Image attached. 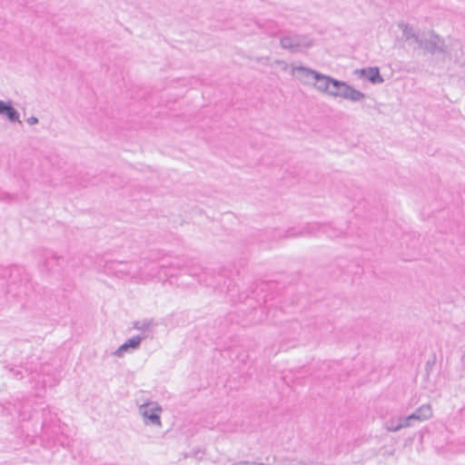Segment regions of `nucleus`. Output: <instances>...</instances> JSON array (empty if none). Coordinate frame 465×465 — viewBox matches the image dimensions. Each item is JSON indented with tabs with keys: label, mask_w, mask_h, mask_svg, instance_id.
Returning <instances> with one entry per match:
<instances>
[{
	"label": "nucleus",
	"mask_w": 465,
	"mask_h": 465,
	"mask_svg": "<svg viewBox=\"0 0 465 465\" xmlns=\"http://www.w3.org/2000/svg\"><path fill=\"white\" fill-rule=\"evenodd\" d=\"M256 25L269 36H276L280 33L277 24L272 20H266L263 23L256 22Z\"/></svg>",
	"instance_id": "obj_16"
},
{
	"label": "nucleus",
	"mask_w": 465,
	"mask_h": 465,
	"mask_svg": "<svg viewBox=\"0 0 465 465\" xmlns=\"http://www.w3.org/2000/svg\"><path fill=\"white\" fill-rule=\"evenodd\" d=\"M232 465H254V462H250V461H239V462L233 463Z\"/></svg>",
	"instance_id": "obj_30"
},
{
	"label": "nucleus",
	"mask_w": 465,
	"mask_h": 465,
	"mask_svg": "<svg viewBox=\"0 0 465 465\" xmlns=\"http://www.w3.org/2000/svg\"><path fill=\"white\" fill-rule=\"evenodd\" d=\"M463 357H465V351H464Z\"/></svg>",
	"instance_id": "obj_33"
},
{
	"label": "nucleus",
	"mask_w": 465,
	"mask_h": 465,
	"mask_svg": "<svg viewBox=\"0 0 465 465\" xmlns=\"http://www.w3.org/2000/svg\"><path fill=\"white\" fill-rule=\"evenodd\" d=\"M140 413L145 419L146 424L161 425L160 412L162 411L161 406L154 401L143 404L140 409Z\"/></svg>",
	"instance_id": "obj_7"
},
{
	"label": "nucleus",
	"mask_w": 465,
	"mask_h": 465,
	"mask_svg": "<svg viewBox=\"0 0 465 465\" xmlns=\"http://www.w3.org/2000/svg\"><path fill=\"white\" fill-rule=\"evenodd\" d=\"M312 45V40L302 35H285L280 39L281 47L292 53L299 52L301 47L308 48Z\"/></svg>",
	"instance_id": "obj_6"
},
{
	"label": "nucleus",
	"mask_w": 465,
	"mask_h": 465,
	"mask_svg": "<svg viewBox=\"0 0 465 465\" xmlns=\"http://www.w3.org/2000/svg\"><path fill=\"white\" fill-rule=\"evenodd\" d=\"M281 237H282V236H281L278 232H277V233H275V235H273V239H275V240H276V239H279V238H281Z\"/></svg>",
	"instance_id": "obj_32"
},
{
	"label": "nucleus",
	"mask_w": 465,
	"mask_h": 465,
	"mask_svg": "<svg viewBox=\"0 0 465 465\" xmlns=\"http://www.w3.org/2000/svg\"><path fill=\"white\" fill-rule=\"evenodd\" d=\"M293 73L296 74L297 78L302 81L304 84H312L317 71L300 65L293 68Z\"/></svg>",
	"instance_id": "obj_13"
},
{
	"label": "nucleus",
	"mask_w": 465,
	"mask_h": 465,
	"mask_svg": "<svg viewBox=\"0 0 465 465\" xmlns=\"http://www.w3.org/2000/svg\"><path fill=\"white\" fill-rule=\"evenodd\" d=\"M332 77L320 72L315 73L312 84L321 93L326 94L330 90Z\"/></svg>",
	"instance_id": "obj_12"
},
{
	"label": "nucleus",
	"mask_w": 465,
	"mask_h": 465,
	"mask_svg": "<svg viewBox=\"0 0 465 465\" xmlns=\"http://www.w3.org/2000/svg\"><path fill=\"white\" fill-rule=\"evenodd\" d=\"M421 38V35L418 32L413 33V36H411V40L415 42L417 45H419Z\"/></svg>",
	"instance_id": "obj_27"
},
{
	"label": "nucleus",
	"mask_w": 465,
	"mask_h": 465,
	"mask_svg": "<svg viewBox=\"0 0 465 465\" xmlns=\"http://www.w3.org/2000/svg\"><path fill=\"white\" fill-rule=\"evenodd\" d=\"M322 232L329 238H337L343 234L342 230L336 229L330 224L326 223H308L302 228H290L285 232L284 238L297 237L303 235L315 234L317 232Z\"/></svg>",
	"instance_id": "obj_3"
},
{
	"label": "nucleus",
	"mask_w": 465,
	"mask_h": 465,
	"mask_svg": "<svg viewBox=\"0 0 465 465\" xmlns=\"http://www.w3.org/2000/svg\"><path fill=\"white\" fill-rule=\"evenodd\" d=\"M14 198L13 195L6 193H0V201H12Z\"/></svg>",
	"instance_id": "obj_26"
},
{
	"label": "nucleus",
	"mask_w": 465,
	"mask_h": 465,
	"mask_svg": "<svg viewBox=\"0 0 465 465\" xmlns=\"http://www.w3.org/2000/svg\"><path fill=\"white\" fill-rule=\"evenodd\" d=\"M145 338V336L135 335L130 339H128L125 342H124L115 351L114 355L117 357H122L124 352L129 350H136L140 347L142 341Z\"/></svg>",
	"instance_id": "obj_11"
},
{
	"label": "nucleus",
	"mask_w": 465,
	"mask_h": 465,
	"mask_svg": "<svg viewBox=\"0 0 465 465\" xmlns=\"http://www.w3.org/2000/svg\"><path fill=\"white\" fill-rule=\"evenodd\" d=\"M366 97V94L359 90H356L353 86L346 84L345 92H343V99L350 100L351 102H360Z\"/></svg>",
	"instance_id": "obj_15"
},
{
	"label": "nucleus",
	"mask_w": 465,
	"mask_h": 465,
	"mask_svg": "<svg viewBox=\"0 0 465 465\" xmlns=\"http://www.w3.org/2000/svg\"><path fill=\"white\" fill-rule=\"evenodd\" d=\"M26 122L31 125L36 124H38V118L35 116H31L26 120Z\"/></svg>",
	"instance_id": "obj_29"
},
{
	"label": "nucleus",
	"mask_w": 465,
	"mask_h": 465,
	"mask_svg": "<svg viewBox=\"0 0 465 465\" xmlns=\"http://www.w3.org/2000/svg\"><path fill=\"white\" fill-rule=\"evenodd\" d=\"M397 417H398L399 423L401 424V430L405 429V428L415 427V425L412 422L413 418H411L410 415H407V416L398 415Z\"/></svg>",
	"instance_id": "obj_21"
},
{
	"label": "nucleus",
	"mask_w": 465,
	"mask_h": 465,
	"mask_svg": "<svg viewBox=\"0 0 465 465\" xmlns=\"http://www.w3.org/2000/svg\"><path fill=\"white\" fill-rule=\"evenodd\" d=\"M285 465H308V464L302 460H289Z\"/></svg>",
	"instance_id": "obj_28"
},
{
	"label": "nucleus",
	"mask_w": 465,
	"mask_h": 465,
	"mask_svg": "<svg viewBox=\"0 0 465 465\" xmlns=\"http://www.w3.org/2000/svg\"><path fill=\"white\" fill-rule=\"evenodd\" d=\"M65 263H67V260L64 256L47 251L44 256L42 267L46 272H60Z\"/></svg>",
	"instance_id": "obj_8"
},
{
	"label": "nucleus",
	"mask_w": 465,
	"mask_h": 465,
	"mask_svg": "<svg viewBox=\"0 0 465 465\" xmlns=\"http://www.w3.org/2000/svg\"><path fill=\"white\" fill-rule=\"evenodd\" d=\"M418 46L431 54H434L436 53H448V47L445 44L444 39H442L439 35H437L432 30L423 32L421 34V38Z\"/></svg>",
	"instance_id": "obj_4"
},
{
	"label": "nucleus",
	"mask_w": 465,
	"mask_h": 465,
	"mask_svg": "<svg viewBox=\"0 0 465 465\" xmlns=\"http://www.w3.org/2000/svg\"><path fill=\"white\" fill-rule=\"evenodd\" d=\"M409 415L413 418L412 422L416 426L432 417V409L430 404H423Z\"/></svg>",
	"instance_id": "obj_10"
},
{
	"label": "nucleus",
	"mask_w": 465,
	"mask_h": 465,
	"mask_svg": "<svg viewBox=\"0 0 465 465\" xmlns=\"http://www.w3.org/2000/svg\"><path fill=\"white\" fill-rule=\"evenodd\" d=\"M184 271L191 276L197 277L199 282H203L207 286H212L213 288L221 287L222 285H226L228 290H230L231 282L227 284V280L224 275L219 273L215 277H210L207 271H203V269L200 265L192 264V265H184L180 262L177 259L172 262L163 261V262L158 266L155 276L162 278V274L163 277H173L176 276L178 272Z\"/></svg>",
	"instance_id": "obj_1"
},
{
	"label": "nucleus",
	"mask_w": 465,
	"mask_h": 465,
	"mask_svg": "<svg viewBox=\"0 0 465 465\" xmlns=\"http://www.w3.org/2000/svg\"><path fill=\"white\" fill-rule=\"evenodd\" d=\"M346 84V82L332 78L331 84H330V90L327 94L333 97L342 98Z\"/></svg>",
	"instance_id": "obj_14"
},
{
	"label": "nucleus",
	"mask_w": 465,
	"mask_h": 465,
	"mask_svg": "<svg viewBox=\"0 0 465 465\" xmlns=\"http://www.w3.org/2000/svg\"><path fill=\"white\" fill-rule=\"evenodd\" d=\"M10 371L18 380H22L24 378L23 372L19 370H15V369L11 368Z\"/></svg>",
	"instance_id": "obj_25"
},
{
	"label": "nucleus",
	"mask_w": 465,
	"mask_h": 465,
	"mask_svg": "<svg viewBox=\"0 0 465 465\" xmlns=\"http://www.w3.org/2000/svg\"><path fill=\"white\" fill-rule=\"evenodd\" d=\"M153 324V320L135 321L134 328L139 331H145Z\"/></svg>",
	"instance_id": "obj_22"
},
{
	"label": "nucleus",
	"mask_w": 465,
	"mask_h": 465,
	"mask_svg": "<svg viewBox=\"0 0 465 465\" xmlns=\"http://www.w3.org/2000/svg\"><path fill=\"white\" fill-rule=\"evenodd\" d=\"M104 272L119 278L124 276L134 277L140 274V269L134 262L123 261H109L104 263Z\"/></svg>",
	"instance_id": "obj_5"
},
{
	"label": "nucleus",
	"mask_w": 465,
	"mask_h": 465,
	"mask_svg": "<svg viewBox=\"0 0 465 465\" xmlns=\"http://www.w3.org/2000/svg\"><path fill=\"white\" fill-rule=\"evenodd\" d=\"M355 73L359 74L360 77L366 78L372 84H379L384 82V79L380 73V69L377 66L361 68L360 70H356Z\"/></svg>",
	"instance_id": "obj_9"
},
{
	"label": "nucleus",
	"mask_w": 465,
	"mask_h": 465,
	"mask_svg": "<svg viewBox=\"0 0 465 465\" xmlns=\"http://www.w3.org/2000/svg\"><path fill=\"white\" fill-rule=\"evenodd\" d=\"M5 284L6 293L21 300L28 296L33 290V283L27 274H23L17 267H0V287Z\"/></svg>",
	"instance_id": "obj_2"
},
{
	"label": "nucleus",
	"mask_w": 465,
	"mask_h": 465,
	"mask_svg": "<svg viewBox=\"0 0 465 465\" xmlns=\"http://www.w3.org/2000/svg\"><path fill=\"white\" fill-rule=\"evenodd\" d=\"M398 26L399 28L401 29L402 35L406 41H410L411 36H413V33L416 32L411 25H410L409 24H405L404 22L399 23Z\"/></svg>",
	"instance_id": "obj_19"
},
{
	"label": "nucleus",
	"mask_w": 465,
	"mask_h": 465,
	"mask_svg": "<svg viewBox=\"0 0 465 465\" xmlns=\"http://www.w3.org/2000/svg\"><path fill=\"white\" fill-rule=\"evenodd\" d=\"M436 364V355L432 354L431 357L427 361L425 364V376L429 379L430 374Z\"/></svg>",
	"instance_id": "obj_23"
},
{
	"label": "nucleus",
	"mask_w": 465,
	"mask_h": 465,
	"mask_svg": "<svg viewBox=\"0 0 465 465\" xmlns=\"http://www.w3.org/2000/svg\"><path fill=\"white\" fill-rule=\"evenodd\" d=\"M44 415L45 417L42 423V430L45 431L46 435L56 434V425H52L51 423L53 422V420H50V421H48L46 414L45 413Z\"/></svg>",
	"instance_id": "obj_18"
},
{
	"label": "nucleus",
	"mask_w": 465,
	"mask_h": 465,
	"mask_svg": "<svg viewBox=\"0 0 465 465\" xmlns=\"http://www.w3.org/2000/svg\"><path fill=\"white\" fill-rule=\"evenodd\" d=\"M4 116H5L6 119L11 123L20 122L19 112L13 105L8 109Z\"/></svg>",
	"instance_id": "obj_20"
},
{
	"label": "nucleus",
	"mask_w": 465,
	"mask_h": 465,
	"mask_svg": "<svg viewBox=\"0 0 465 465\" xmlns=\"http://www.w3.org/2000/svg\"><path fill=\"white\" fill-rule=\"evenodd\" d=\"M12 104L11 101L0 100V115H5Z\"/></svg>",
	"instance_id": "obj_24"
},
{
	"label": "nucleus",
	"mask_w": 465,
	"mask_h": 465,
	"mask_svg": "<svg viewBox=\"0 0 465 465\" xmlns=\"http://www.w3.org/2000/svg\"><path fill=\"white\" fill-rule=\"evenodd\" d=\"M201 451L198 450L197 451H193V453L191 454L192 456H194L197 458V455L200 453Z\"/></svg>",
	"instance_id": "obj_31"
},
{
	"label": "nucleus",
	"mask_w": 465,
	"mask_h": 465,
	"mask_svg": "<svg viewBox=\"0 0 465 465\" xmlns=\"http://www.w3.org/2000/svg\"><path fill=\"white\" fill-rule=\"evenodd\" d=\"M401 424L399 423L397 416H392L384 422V429L390 432H397L401 430Z\"/></svg>",
	"instance_id": "obj_17"
}]
</instances>
